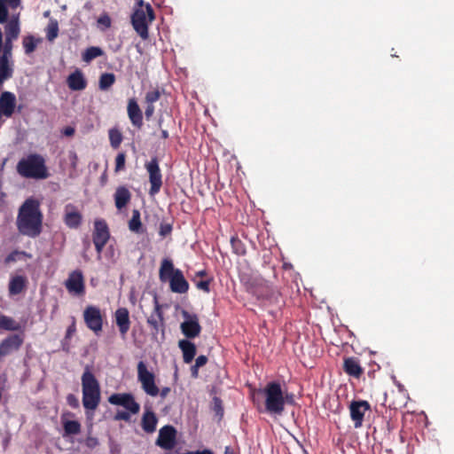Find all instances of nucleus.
<instances>
[{
    "mask_svg": "<svg viewBox=\"0 0 454 454\" xmlns=\"http://www.w3.org/2000/svg\"><path fill=\"white\" fill-rule=\"evenodd\" d=\"M63 134L67 137H71L74 134V129L72 127H67L64 129Z\"/></svg>",
    "mask_w": 454,
    "mask_h": 454,
    "instance_id": "nucleus-47",
    "label": "nucleus"
},
{
    "mask_svg": "<svg viewBox=\"0 0 454 454\" xmlns=\"http://www.w3.org/2000/svg\"><path fill=\"white\" fill-rule=\"evenodd\" d=\"M158 423L157 416L151 410H145L141 419V426L145 432L152 434L155 431Z\"/></svg>",
    "mask_w": 454,
    "mask_h": 454,
    "instance_id": "nucleus-22",
    "label": "nucleus"
},
{
    "mask_svg": "<svg viewBox=\"0 0 454 454\" xmlns=\"http://www.w3.org/2000/svg\"><path fill=\"white\" fill-rule=\"evenodd\" d=\"M154 20L153 9L149 4L139 1L135 7L131 22L136 32L143 38L148 37V27Z\"/></svg>",
    "mask_w": 454,
    "mask_h": 454,
    "instance_id": "nucleus-6",
    "label": "nucleus"
},
{
    "mask_svg": "<svg viewBox=\"0 0 454 454\" xmlns=\"http://www.w3.org/2000/svg\"><path fill=\"white\" fill-rule=\"evenodd\" d=\"M198 276H204L205 275V271H200L197 273Z\"/></svg>",
    "mask_w": 454,
    "mask_h": 454,
    "instance_id": "nucleus-56",
    "label": "nucleus"
},
{
    "mask_svg": "<svg viewBox=\"0 0 454 454\" xmlns=\"http://www.w3.org/2000/svg\"><path fill=\"white\" fill-rule=\"evenodd\" d=\"M128 114L134 125L140 126L142 123V113L134 99H130L128 104Z\"/></svg>",
    "mask_w": 454,
    "mask_h": 454,
    "instance_id": "nucleus-24",
    "label": "nucleus"
},
{
    "mask_svg": "<svg viewBox=\"0 0 454 454\" xmlns=\"http://www.w3.org/2000/svg\"><path fill=\"white\" fill-rule=\"evenodd\" d=\"M58 32H59L58 23L51 21L46 28L47 38L50 41L54 40L58 36Z\"/></svg>",
    "mask_w": 454,
    "mask_h": 454,
    "instance_id": "nucleus-38",
    "label": "nucleus"
},
{
    "mask_svg": "<svg viewBox=\"0 0 454 454\" xmlns=\"http://www.w3.org/2000/svg\"><path fill=\"white\" fill-rule=\"evenodd\" d=\"M17 171L27 178L45 179L49 176L45 160L38 154H31L22 159L17 165Z\"/></svg>",
    "mask_w": 454,
    "mask_h": 454,
    "instance_id": "nucleus-4",
    "label": "nucleus"
},
{
    "mask_svg": "<svg viewBox=\"0 0 454 454\" xmlns=\"http://www.w3.org/2000/svg\"><path fill=\"white\" fill-rule=\"evenodd\" d=\"M147 323L153 327V333H157L162 326L161 312L158 304L155 306L154 313L147 319Z\"/></svg>",
    "mask_w": 454,
    "mask_h": 454,
    "instance_id": "nucleus-29",
    "label": "nucleus"
},
{
    "mask_svg": "<svg viewBox=\"0 0 454 454\" xmlns=\"http://www.w3.org/2000/svg\"><path fill=\"white\" fill-rule=\"evenodd\" d=\"M115 161H116L115 170L116 171L121 170L124 168V165H125V155H124V153L118 154L117 157H116Z\"/></svg>",
    "mask_w": 454,
    "mask_h": 454,
    "instance_id": "nucleus-42",
    "label": "nucleus"
},
{
    "mask_svg": "<svg viewBox=\"0 0 454 454\" xmlns=\"http://www.w3.org/2000/svg\"><path fill=\"white\" fill-rule=\"evenodd\" d=\"M153 111H154V109H153V105L148 104V106H147V107L145 109V115H146V117L147 118L151 117L153 115Z\"/></svg>",
    "mask_w": 454,
    "mask_h": 454,
    "instance_id": "nucleus-48",
    "label": "nucleus"
},
{
    "mask_svg": "<svg viewBox=\"0 0 454 454\" xmlns=\"http://www.w3.org/2000/svg\"><path fill=\"white\" fill-rule=\"evenodd\" d=\"M109 139L112 146L117 148L122 140L121 133L116 129H112L109 130Z\"/></svg>",
    "mask_w": 454,
    "mask_h": 454,
    "instance_id": "nucleus-37",
    "label": "nucleus"
},
{
    "mask_svg": "<svg viewBox=\"0 0 454 454\" xmlns=\"http://www.w3.org/2000/svg\"><path fill=\"white\" fill-rule=\"evenodd\" d=\"M0 328L13 331L19 328V325L11 317L0 316Z\"/></svg>",
    "mask_w": 454,
    "mask_h": 454,
    "instance_id": "nucleus-35",
    "label": "nucleus"
},
{
    "mask_svg": "<svg viewBox=\"0 0 454 454\" xmlns=\"http://www.w3.org/2000/svg\"><path fill=\"white\" fill-rule=\"evenodd\" d=\"M12 7H17L20 4V0H5Z\"/></svg>",
    "mask_w": 454,
    "mask_h": 454,
    "instance_id": "nucleus-52",
    "label": "nucleus"
},
{
    "mask_svg": "<svg viewBox=\"0 0 454 454\" xmlns=\"http://www.w3.org/2000/svg\"><path fill=\"white\" fill-rule=\"evenodd\" d=\"M26 278L22 276H15L12 278L9 283L10 294L15 295L21 293L26 286Z\"/></svg>",
    "mask_w": 454,
    "mask_h": 454,
    "instance_id": "nucleus-27",
    "label": "nucleus"
},
{
    "mask_svg": "<svg viewBox=\"0 0 454 454\" xmlns=\"http://www.w3.org/2000/svg\"><path fill=\"white\" fill-rule=\"evenodd\" d=\"M22 343L21 338L18 335L11 336L0 343V357L7 356L14 350H17Z\"/></svg>",
    "mask_w": 454,
    "mask_h": 454,
    "instance_id": "nucleus-20",
    "label": "nucleus"
},
{
    "mask_svg": "<svg viewBox=\"0 0 454 454\" xmlns=\"http://www.w3.org/2000/svg\"><path fill=\"white\" fill-rule=\"evenodd\" d=\"M17 225L22 234L34 237L40 233L42 214L37 200L28 199L24 202L20 208Z\"/></svg>",
    "mask_w": 454,
    "mask_h": 454,
    "instance_id": "nucleus-1",
    "label": "nucleus"
},
{
    "mask_svg": "<svg viewBox=\"0 0 454 454\" xmlns=\"http://www.w3.org/2000/svg\"><path fill=\"white\" fill-rule=\"evenodd\" d=\"M145 168L149 173V179L151 183L150 193L155 194L159 192L161 186V175L159 165L155 160L145 164Z\"/></svg>",
    "mask_w": 454,
    "mask_h": 454,
    "instance_id": "nucleus-14",
    "label": "nucleus"
},
{
    "mask_svg": "<svg viewBox=\"0 0 454 454\" xmlns=\"http://www.w3.org/2000/svg\"><path fill=\"white\" fill-rule=\"evenodd\" d=\"M207 362V358L205 356H200L195 361V364L192 367V373L194 378L198 376V369L205 365Z\"/></svg>",
    "mask_w": 454,
    "mask_h": 454,
    "instance_id": "nucleus-39",
    "label": "nucleus"
},
{
    "mask_svg": "<svg viewBox=\"0 0 454 454\" xmlns=\"http://www.w3.org/2000/svg\"><path fill=\"white\" fill-rule=\"evenodd\" d=\"M12 47H4V54L0 57V83L12 75Z\"/></svg>",
    "mask_w": 454,
    "mask_h": 454,
    "instance_id": "nucleus-15",
    "label": "nucleus"
},
{
    "mask_svg": "<svg viewBox=\"0 0 454 454\" xmlns=\"http://www.w3.org/2000/svg\"><path fill=\"white\" fill-rule=\"evenodd\" d=\"M8 16V12L5 6L0 2V23H4Z\"/></svg>",
    "mask_w": 454,
    "mask_h": 454,
    "instance_id": "nucleus-44",
    "label": "nucleus"
},
{
    "mask_svg": "<svg viewBox=\"0 0 454 454\" xmlns=\"http://www.w3.org/2000/svg\"><path fill=\"white\" fill-rule=\"evenodd\" d=\"M214 403H215V408L220 410L221 409L220 401L217 398H215Z\"/></svg>",
    "mask_w": 454,
    "mask_h": 454,
    "instance_id": "nucleus-54",
    "label": "nucleus"
},
{
    "mask_svg": "<svg viewBox=\"0 0 454 454\" xmlns=\"http://www.w3.org/2000/svg\"><path fill=\"white\" fill-rule=\"evenodd\" d=\"M68 87L73 90H82L86 87V80L80 70H76L67 77Z\"/></svg>",
    "mask_w": 454,
    "mask_h": 454,
    "instance_id": "nucleus-23",
    "label": "nucleus"
},
{
    "mask_svg": "<svg viewBox=\"0 0 454 454\" xmlns=\"http://www.w3.org/2000/svg\"><path fill=\"white\" fill-rule=\"evenodd\" d=\"M84 320L87 326L93 332L98 333L102 329V317L100 310L94 307L89 306L83 313Z\"/></svg>",
    "mask_w": 454,
    "mask_h": 454,
    "instance_id": "nucleus-12",
    "label": "nucleus"
},
{
    "mask_svg": "<svg viewBox=\"0 0 454 454\" xmlns=\"http://www.w3.org/2000/svg\"><path fill=\"white\" fill-rule=\"evenodd\" d=\"M160 98L158 90H152L146 94L145 100L147 104L153 105V102L157 101Z\"/></svg>",
    "mask_w": 454,
    "mask_h": 454,
    "instance_id": "nucleus-41",
    "label": "nucleus"
},
{
    "mask_svg": "<svg viewBox=\"0 0 454 454\" xmlns=\"http://www.w3.org/2000/svg\"><path fill=\"white\" fill-rule=\"evenodd\" d=\"M115 322L119 327V330L122 335H125L129 329V311L125 308H120L115 311Z\"/></svg>",
    "mask_w": 454,
    "mask_h": 454,
    "instance_id": "nucleus-21",
    "label": "nucleus"
},
{
    "mask_svg": "<svg viewBox=\"0 0 454 454\" xmlns=\"http://www.w3.org/2000/svg\"><path fill=\"white\" fill-rule=\"evenodd\" d=\"M103 54V51L98 47L88 48L82 54V59L85 62H90L91 59L99 57Z\"/></svg>",
    "mask_w": 454,
    "mask_h": 454,
    "instance_id": "nucleus-34",
    "label": "nucleus"
},
{
    "mask_svg": "<svg viewBox=\"0 0 454 454\" xmlns=\"http://www.w3.org/2000/svg\"><path fill=\"white\" fill-rule=\"evenodd\" d=\"M64 429L67 434H75L80 432L81 425L75 420H67L64 423Z\"/></svg>",
    "mask_w": 454,
    "mask_h": 454,
    "instance_id": "nucleus-36",
    "label": "nucleus"
},
{
    "mask_svg": "<svg viewBox=\"0 0 454 454\" xmlns=\"http://www.w3.org/2000/svg\"><path fill=\"white\" fill-rule=\"evenodd\" d=\"M181 313L184 317V321L180 325L182 333L187 338H195L199 336L201 327L199 324L198 316L195 314H190L186 310H182Z\"/></svg>",
    "mask_w": 454,
    "mask_h": 454,
    "instance_id": "nucleus-9",
    "label": "nucleus"
},
{
    "mask_svg": "<svg viewBox=\"0 0 454 454\" xmlns=\"http://www.w3.org/2000/svg\"><path fill=\"white\" fill-rule=\"evenodd\" d=\"M263 397V408L261 412L266 413L270 417H280L283 415L288 401V395H285L282 387L278 381H270L262 388L257 389Z\"/></svg>",
    "mask_w": 454,
    "mask_h": 454,
    "instance_id": "nucleus-2",
    "label": "nucleus"
},
{
    "mask_svg": "<svg viewBox=\"0 0 454 454\" xmlns=\"http://www.w3.org/2000/svg\"><path fill=\"white\" fill-rule=\"evenodd\" d=\"M65 222L69 227L75 228L81 222V215L74 210L67 211Z\"/></svg>",
    "mask_w": 454,
    "mask_h": 454,
    "instance_id": "nucleus-30",
    "label": "nucleus"
},
{
    "mask_svg": "<svg viewBox=\"0 0 454 454\" xmlns=\"http://www.w3.org/2000/svg\"><path fill=\"white\" fill-rule=\"evenodd\" d=\"M16 106V97L13 93L4 91L0 96V112L6 117L12 116Z\"/></svg>",
    "mask_w": 454,
    "mask_h": 454,
    "instance_id": "nucleus-18",
    "label": "nucleus"
},
{
    "mask_svg": "<svg viewBox=\"0 0 454 454\" xmlns=\"http://www.w3.org/2000/svg\"><path fill=\"white\" fill-rule=\"evenodd\" d=\"M98 24L102 30H106L111 26V19L108 15H102L98 18Z\"/></svg>",
    "mask_w": 454,
    "mask_h": 454,
    "instance_id": "nucleus-40",
    "label": "nucleus"
},
{
    "mask_svg": "<svg viewBox=\"0 0 454 454\" xmlns=\"http://www.w3.org/2000/svg\"><path fill=\"white\" fill-rule=\"evenodd\" d=\"M371 405L367 401H352L349 404L350 418L354 422L356 428L361 427L364 421V413L370 411Z\"/></svg>",
    "mask_w": 454,
    "mask_h": 454,
    "instance_id": "nucleus-11",
    "label": "nucleus"
},
{
    "mask_svg": "<svg viewBox=\"0 0 454 454\" xmlns=\"http://www.w3.org/2000/svg\"><path fill=\"white\" fill-rule=\"evenodd\" d=\"M69 157H70V159H71V160H72V165H73V167H74V168H75V166H76V161H77V155H76V153H74V152H71V153H69Z\"/></svg>",
    "mask_w": 454,
    "mask_h": 454,
    "instance_id": "nucleus-50",
    "label": "nucleus"
},
{
    "mask_svg": "<svg viewBox=\"0 0 454 454\" xmlns=\"http://www.w3.org/2000/svg\"><path fill=\"white\" fill-rule=\"evenodd\" d=\"M82 390L84 408L96 410L100 402V387L95 376L88 370L82 376Z\"/></svg>",
    "mask_w": 454,
    "mask_h": 454,
    "instance_id": "nucleus-5",
    "label": "nucleus"
},
{
    "mask_svg": "<svg viewBox=\"0 0 454 454\" xmlns=\"http://www.w3.org/2000/svg\"><path fill=\"white\" fill-rule=\"evenodd\" d=\"M14 255L15 254H11L10 256H8L7 261L14 260Z\"/></svg>",
    "mask_w": 454,
    "mask_h": 454,
    "instance_id": "nucleus-55",
    "label": "nucleus"
},
{
    "mask_svg": "<svg viewBox=\"0 0 454 454\" xmlns=\"http://www.w3.org/2000/svg\"><path fill=\"white\" fill-rule=\"evenodd\" d=\"M130 418L129 412L127 411H119L115 414L114 419L116 420H129Z\"/></svg>",
    "mask_w": 454,
    "mask_h": 454,
    "instance_id": "nucleus-45",
    "label": "nucleus"
},
{
    "mask_svg": "<svg viewBox=\"0 0 454 454\" xmlns=\"http://www.w3.org/2000/svg\"><path fill=\"white\" fill-rule=\"evenodd\" d=\"M197 287L200 290L205 291L206 293L209 292V283L208 281H200L196 284Z\"/></svg>",
    "mask_w": 454,
    "mask_h": 454,
    "instance_id": "nucleus-46",
    "label": "nucleus"
},
{
    "mask_svg": "<svg viewBox=\"0 0 454 454\" xmlns=\"http://www.w3.org/2000/svg\"><path fill=\"white\" fill-rule=\"evenodd\" d=\"M228 452H229V448L227 447L225 450V454H228Z\"/></svg>",
    "mask_w": 454,
    "mask_h": 454,
    "instance_id": "nucleus-57",
    "label": "nucleus"
},
{
    "mask_svg": "<svg viewBox=\"0 0 454 454\" xmlns=\"http://www.w3.org/2000/svg\"><path fill=\"white\" fill-rule=\"evenodd\" d=\"M343 371L349 376L359 379L364 373L359 359L355 356L345 357L343 361Z\"/></svg>",
    "mask_w": 454,
    "mask_h": 454,
    "instance_id": "nucleus-19",
    "label": "nucleus"
},
{
    "mask_svg": "<svg viewBox=\"0 0 454 454\" xmlns=\"http://www.w3.org/2000/svg\"><path fill=\"white\" fill-rule=\"evenodd\" d=\"M178 346L183 351L184 361L186 364L191 363L196 353L195 345L189 340H181L178 342Z\"/></svg>",
    "mask_w": 454,
    "mask_h": 454,
    "instance_id": "nucleus-26",
    "label": "nucleus"
},
{
    "mask_svg": "<svg viewBox=\"0 0 454 454\" xmlns=\"http://www.w3.org/2000/svg\"><path fill=\"white\" fill-rule=\"evenodd\" d=\"M137 380L140 382L142 389L148 395L156 396L159 395L160 388L156 384V376L143 361L137 364Z\"/></svg>",
    "mask_w": 454,
    "mask_h": 454,
    "instance_id": "nucleus-8",
    "label": "nucleus"
},
{
    "mask_svg": "<svg viewBox=\"0 0 454 454\" xmlns=\"http://www.w3.org/2000/svg\"><path fill=\"white\" fill-rule=\"evenodd\" d=\"M66 287L69 293L82 295L84 293L83 276L80 271L72 272L66 281Z\"/></svg>",
    "mask_w": 454,
    "mask_h": 454,
    "instance_id": "nucleus-17",
    "label": "nucleus"
},
{
    "mask_svg": "<svg viewBox=\"0 0 454 454\" xmlns=\"http://www.w3.org/2000/svg\"><path fill=\"white\" fill-rule=\"evenodd\" d=\"M160 278L162 281L169 280L170 289L174 293L184 294L188 288V282L184 279L179 270H175L173 263L164 260L160 269Z\"/></svg>",
    "mask_w": 454,
    "mask_h": 454,
    "instance_id": "nucleus-7",
    "label": "nucleus"
},
{
    "mask_svg": "<svg viewBox=\"0 0 454 454\" xmlns=\"http://www.w3.org/2000/svg\"><path fill=\"white\" fill-rule=\"evenodd\" d=\"M129 228L133 232H140L142 229V223L140 221V214L138 210H133L132 217L129 222Z\"/></svg>",
    "mask_w": 454,
    "mask_h": 454,
    "instance_id": "nucleus-31",
    "label": "nucleus"
},
{
    "mask_svg": "<svg viewBox=\"0 0 454 454\" xmlns=\"http://www.w3.org/2000/svg\"><path fill=\"white\" fill-rule=\"evenodd\" d=\"M114 81L115 77L113 74H103L99 79V88L103 90H106L114 84Z\"/></svg>",
    "mask_w": 454,
    "mask_h": 454,
    "instance_id": "nucleus-33",
    "label": "nucleus"
},
{
    "mask_svg": "<svg viewBox=\"0 0 454 454\" xmlns=\"http://www.w3.org/2000/svg\"><path fill=\"white\" fill-rule=\"evenodd\" d=\"M172 231V227L169 223H161L160 227V235L165 237L168 235Z\"/></svg>",
    "mask_w": 454,
    "mask_h": 454,
    "instance_id": "nucleus-43",
    "label": "nucleus"
},
{
    "mask_svg": "<svg viewBox=\"0 0 454 454\" xmlns=\"http://www.w3.org/2000/svg\"><path fill=\"white\" fill-rule=\"evenodd\" d=\"M257 301L259 306L266 309L270 314H273L282 306V294L272 282L262 280L257 282Z\"/></svg>",
    "mask_w": 454,
    "mask_h": 454,
    "instance_id": "nucleus-3",
    "label": "nucleus"
},
{
    "mask_svg": "<svg viewBox=\"0 0 454 454\" xmlns=\"http://www.w3.org/2000/svg\"><path fill=\"white\" fill-rule=\"evenodd\" d=\"M176 430L171 426H165L160 429L156 441L157 445L165 450H171L175 445Z\"/></svg>",
    "mask_w": 454,
    "mask_h": 454,
    "instance_id": "nucleus-16",
    "label": "nucleus"
},
{
    "mask_svg": "<svg viewBox=\"0 0 454 454\" xmlns=\"http://www.w3.org/2000/svg\"><path fill=\"white\" fill-rule=\"evenodd\" d=\"M109 239V232L107 226L103 221L95 222V231L93 236V241L98 254L101 253L103 247Z\"/></svg>",
    "mask_w": 454,
    "mask_h": 454,
    "instance_id": "nucleus-13",
    "label": "nucleus"
},
{
    "mask_svg": "<svg viewBox=\"0 0 454 454\" xmlns=\"http://www.w3.org/2000/svg\"><path fill=\"white\" fill-rule=\"evenodd\" d=\"M286 395H288V401H286V403L294 404V395L292 394H290V395L286 394Z\"/></svg>",
    "mask_w": 454,
    "mask_h": 454,
    "instance_id": "nucleus-53",
    "label": "nucleus"
},
{
    "mask_svg": "<svg viewBox=\"0 0 454 454\" xmlns=\"http://www.w3.org/2000/svg\"><path fill=\"white\" fill-rule=\"evenodd\" d=\"M97 444H98V440H97V439H95V438H93V437H89V438L87 439V445H88L89 447H94V446H96Z\"/></svg>",
    "mask_w": 454,
    "mask_h": 454,
    "instance_id": "nucleus-49",
    "label": "nucleus"
},
{
    "mask_svg": "<svg viewBox=\"0 0 454 454\" xmlns=\"http://www.w3.org/2000/svg\"><path fill=\"white\" fill-rule=\"evenodd\" d=\"M108 402L114 405H120L127 409L130 413L137 414L140 410V405L137 403L133 395L127 393L114 394L109 396Z\"/></svg>",
    "mask_w": 454,
    "mask_h": 454,
    "instance_id": "nucleus-10",
    "label": "nucleus"
},
{
    "mask_svg": "<svg viewBox=\"0 0 454 454\" xmlns=\"http://www.w3.org/2000/svg\"><path fill=\"white\" fill-rule=\"evenodd\" d=\"M170 389L168 387H164L161 390L160 389L159 395H160L162 397H165L169 393Z\"/></svg>",
    "mask_w": 454,
    "mask_h": 454,
    "instance_id": "nucleus-51",
    "label": "nucleus"
},
{
    "mask_svg": "<svg viewBox=\"0 0 454 454\" xmlns=\"http://www.w3.org/2000/svg\"><path fill=\"white\" fill-rule=\"evenodd\" d=\"M41 39H36L33 36H26L24 39H23V47L25 49V52L27 54H30L31 52H33L37 44L39 43H41Z\"/></svg>",
    "mask_w": 454,
    "mask_h": 454,
    "instance_id": "nucleus-32",
    "label": "nucleus"
},
{
    "mask_svg": "<svg viewBox=\"0 0 454 454\" xmlns=\"http://www.w3.org/2000/svg\"><path fill=\"white\" fill-rule=\"evenodd\" d=\"M20 34V27L17 20L10 21L5 27V45L4 47L11 46L12 42L15 40Z\"/></svg>",
    "mask_w": 454,
    "mask_h": 454,
    "instance_id": "nucleus-25",
    "label": "nucleus"
},
{
    "mask_svg": "<svg viewBox=\"0 0 454 454\" xmlns=\"http://www.w3.org/2000/svg\"><path fill=\"white\" fill-rule=\"evenodd\" d=\"M114 199L117 208L121 209L129 201L130 193L126 188L120 187L116 190Z\"/></svg>",
    "mask_w": 454,
    "mask_h": 454,
    "instance_id": "nucleus-28",
    "label": "nucleus"
}]
</instances>
